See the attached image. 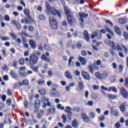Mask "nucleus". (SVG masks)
Wrapping results in <instances>:
<instances>
[{
    "label": "nucleus",
    "mask_w": 128,
    "mask_h": 128,
    "mask_svg": "<svg viewBox=\"0 0 128 128\" xmlns=\"http://www.w3.org/2000/svg\"><path fill=\"white\" fill-rule=\"evenodd\" d=\"M6 104H7L8 106H10V104H12V100H10V99H8L6 100Z\"/></svg>",
    "instance_id": "nucleus-57"
},
{
    "label": "nucleus",
    "mask_w": 128,
    "mask_h": 128,
    "mask_svg": "<svg viewBox=\"0 0 128 128\" xmlns=\"http://www.w3.org/2000/svg\"><path fill=\"white\" fill-rule=\"evenodd\" d=\"M62 24V26H67L66 21H63Z\"/></svg>",
    "instance_id": "nucleus-63"
},
{
    "label": "nucleus",
    "mask_w": 128,
    "mask_h": 128,
    "mask_svg": "<svg viewBox=\"0 0 128 128\" xmlns=\"http://www.w3.org/2000/svg\"><path fill=\"white\" fill-rule=\"evenodd\" d=\"M38 62V57L36 53H33L30 56L29 64L30 66L36 64Z\"/></svg>",
    "instance_id": "nucleus-3"
},
{
    "label": "nucleus",
    "mask_w": 128,
    "mask_h": 128,
    "mask_svg": "<svg viewBox=\"0 0 128 128\" xmlns=\"http://www.w3.org/2000/svg\"><path fill=\"white\" fill-rule=\"evenodd\" d=\"M118 22L120 24H126V18H122L120 19H119Z\"/></svg>",
    "instance_id": "nucleus-28"
},
{
    "label": "nucleus",
    "mask_w": 128,
    "mask_h": 128,
    "mask_svg": "<svg viewBox=\"0 0 128 128\" xmlns=\"http://www.w3.org/2000/svg\"><path fill=\"white\" fill-rule=\"evenodd\" d=\"M82 120L84 122H90V118H88V116L86 117H85V118H83Z\"/></svg>",
    "instance_id": "nucleus-45"
},
{
    "label": "nucleus",
    "mask_w": 128,
    "mask_h": 128,
    "mask_svg": "<svg viewBox=\"0 0 128 128\" xmlns=\"http://www.w3.org/2000/svg\"><path fill=\"white\" fill-rule=\"evenodd\" d=\"M38 92L41 96H44V94H46V90L41 89L40 90H39Z\"/></svg>",
    "instance_id": "nucleus-38"
},
{
    "label": "nucleus",
    "mask_w": 128,
    "mask_h": 128,
    "mask_svg": "<svg viewBox=\"0 0 128 128\" xmlns=\"http://www.w3.org/2000/svg\"><path fill=\"white\" fill-rule=\"evenodd\" d=\"M54 96H60V94L58 92H57L54 94Z\"/></svg>",
    "instance_id": "nucleus-56"
},
{
    "label": "nucleus",
    "mask_w": 128,
    "mask_h": 128,
    "mask_svg": "<svg viewBox=\"0 0 128 128\" xmlns=\"http://www.w3.org/2000/svg\"><path fill=\"white\" fill-rule=\"evenodd\" d=\"M72 44V41L70 40L68 42L67 44V48H70V46Z\"/></svg>",
    "instance_id": "nucleus-53"
},
{
    "label": "nucleus",
    "mask_w": 128,
    "mask_h": 128,
    "mask_svg": "<svg viewBox=\"0 0 128 128\" xmlns=\"http://www.w3.org/2000/svg\"><path fill=\"white\" fill-rule=\"evenodd\" d=\"M29 44L30 46L32 48L33 50H34L36 48V42L32 40H30L29 42Z\"/></svg>",
    "instance_id": "nucleus-13"
},
{
    "label": "nucleus",
    "mask_w": 128,
    "mask_h": 128,
    "mask_svg": "<svg viewBox=\"0 0 128 128\" xmlns=\"http://www.w3.org/2000/svg\"><path fill=\"white\" fill-rule=\"evenodd\" d=\"M40 100H36L34 101V108H40Z\"/></svg>",
    "instance_id": "nucleus-20"
},
{
    "label": "nucleus",
    "mask_w": 128,
    "mask_h": 128,
    "mask_svg": "<svg viewBox=\"0 0 128 128\" xmlns=\"http://www.w3.org/2000/svg\"><path fill=\"white\" fill-rule=\"evenodd\" d=\"M114 30L117 33V34H118V35L120 34H121L120 29L118 26H114Z\"/></svg>",
    "instance_id": "nucleus-29"
},
{
    "label": "nucleus",
    "mask_w": 128,
    "mask_h": 128,
    "mask_svg": "<svg viewBox=\"0 0 128 128\" xmlns=\"http://www.w3.org/2000/svg\"><path fill=\"white\" fill-rule=\"evenodd\" d=\"M11 24L15 26L18 30H20L22 26H20V24H18V21L12 20H11Z\"/></svg>",
    "instance_id": "nucleus-9"
},
{
    "label": "nucleus",
    "mask_w": 128,
    "mask_h": 128,
    "mask_svg": "<svg viewBox=\"0 0 128 128\" xmlns=\"http://www.w3.org/2000/svg\"><path fill=\"white\" fill-rule=\"evenodd\" d=\"M44 114V112L43 110H41L40 112L37 114V118H42V116Z\"/></svg>",
    "instance_id": "nucleus-17"
},
{
    "label": "nucleus",
    "mask_w": 128,
    "mask_h": 128,
    "mask_svg": "<svg viewBox=\"0 0 128 128\" xmlns=\"http://www.w3.org/2000/svg\"><path fill=\"white\" fill-rule=\"evenodd\" d=\"M95 76L98 80H102V74L98 73V72H95Z\"/></svg>",
    "instance_id": "nucleus-35"
},
{
    "label": "nucleus",
    "mask_w": 128,
    "mask_h": 128,
    "mask_svg": "<svg viewBox=\"0 0 128 128\" xmlns=\"http://www.w3.org/2000/svg\"><path fill=\"white\" fill-rule=\"evenodd\" d=\"M41 60H44V62H50V58L46 56V55H44V54H43L41 56Z\"/></svg>",
    "instance_id": "nucleus-15"
},
{
    "label": "nucleus",
    "mask_w": 128,
    "mask_h": 128,
    "mask_svg": "<svg viewBox=\"0 0 128 128\" xmlns=\"http://www.w3.org/2000/svg\"><path fill=\"white\" fill-rule=\"evenodd\" d=\"M39 20H46V16L43 14L40 15Z\"/></svg>",
    "instance_id": "nucleus-39"
},
{
    "label": "nucleus",
    "mask_w": 128,
    "mask_h": 128,
    "mask_svg": "<svg viewBox=\"0 0 128 128\" xmlns=\"http://www.w3.org/2000/svg\"><path fill=\"white\" fill-rule=\"evenodd\" d=\"M22 82L23 84V86H28V80H24L22 81Z\"/></svg>",
    "instance_id": "nucleus-44"
},
{
    "label": "nucleus",
    "mask_w": 128,
    "mask_h": 128,
    "mask_svg": "<svg viewBox=\"0 0 128 128\" xmlns=\"http://www.w3.org/2000/svg\"><path fill=\"white\" fill-rule=\"evenodd\" d=\"M4 20L6 22H10V16L8 15H5Z\"/></svg>",
    "instance_id": "nucleus-50"
},
{
    "label": "nucleus",
    "mask_w": 128,
    "mask_h": 128,
    "mask_svg": "<svg viewBox=\"0 0 128 128\" xmlns=\"http://www.w3.org/2000/svg\"><path fill=\"white\" fill-rule=\"evenodd\" d=\"M108 96L110 98V100H116V98H118V96L115 94H108Z\"/></svg>",
    "instance_id": "nucleus-27"
},
{
    "label": "nucleus",
    "mask_w": 128,
    "mask_h": 128,
    "mask_svg": "<svg viewBox=\"0 0 128 128\" xmlns=\"http://www.w3.org/2000/svg\"><path fill=\"white\" fill-rule=\"evenodd\" d=\"M18 64L20 66H24V58H21L18 61Z\"/></svg>",
    "instance_id": "nucleus-37"
},
{
    "label": "nucleus",
    "mask_w": 128,
    "mask_h": 128,
    "mask_svg": "<svg viewBox=\"0 0 128 128\" xmlns=\"http://www.w3.org/2000/svg\"><path fill=\"white\" fill-rule=\"evenodd\" d=\"M115 126L116 128H120V122H118L116 124H115Z\"/></svg>",
    "instance_id": "nucleus-51"
},
{
    "label": "nucleus",
    "mask_w": 128,
    "mask_h": 128,
    "mask_svg": "<svg viewBox=\"0 0 128 128\" xmlns=\"http://www.w3.org/2000/svg\"><path fill=\"white\" fill-rule=\"evenodd\" d=\"M96 38L98 40H100L102 38V34L100 33V32L98 30H96L93 34L91 36V38Z\"/></svg>",
    "instance_id": "nucleus-8"
},
{
    "label": "nucleus",
    "mask_w": 128,
    "mask_h": 128,
    "mask_svg": "<svg viewBox=\"0 0 128 128\" xmlns=\"http://www.w3.org/2000/svg\"><path fill=\"white\" fill-rule=\"evenodd\" d=\"M78 84L80 88V90H82V89L84 88V82L82 81H80L78 82Z\"/></svg>",
    "instance_id": "nucleus-31"
},
{
    "label": "nucleus",
    "mask_w": 128,
    "mask_h": 128,
    "mask_svg": "<svg viewBox=\"0 0 128 128\" xmlns=\"http://www.w3.org/2000/svg\"><path fill=\"white\" fill-rule=\"evenodd\" d=\"M84 36L86 40V42H90V36L88 35V32L86 30L84 32Z\"/></svg>",
    "instance_id": "nucleus-14"
},
{
    "label": "nucleus",
    "mask_w": 128,
    "mask_h": 128,
    "mask_svg": "<svg viewBox=\"0 0 128 128\" xmlns=\"http://www.w3.org/2000/svg\"><path fill=\"white\" fill-rule=\"evenodd\" d=\"M88 70L90 74H94V66L92 65L88 66Z\"/></svg>",
    "instance_id": "nucleus-25"
},
{
    "label": "nucleus",
    "mask_w": 128,
    "mask_h": 128,
    "mask_svg": "<svg viewBox=\"0 0 128 128\" xmlns=\"http://www.w3.org/2000/svg\"><path fill=\"white\" fill-rule=\"evenodd\" d=\"M122 48H124L125 52H128V48H126V46L124 45H122Z\"/></svg>",
    "instance_id": "nucleus-59"
},
{
    "label": "nucleus",
    "mask_w": 128,
    "mask_h": 128,
    "mask_svg": "<svg viewBox=\"0 0 128 128\" xmlns=\"http://www.w3.org/2000/svg\"><path fill=\"white\" fill-rule=\"evenodd\" d=\"M111 114L113 116H118V110L114 109H112V108H111Z\"/></svg>",
    "instance_id": "nucleus-22"
},
{
    "label": "nucleus",
    "mask_w": 128,
    "mask_h": 128,
    "mask_svg": "<svg viewBox=\"0 0 128 128\" xmlns=\"http://www.w3.org/2000/svg\"><path fill=\"white\" fill-rule=\"evenodd\" d=\"M2 54L3 56H6V50H2Z\"/></svg>",
    "instance_id": "nucleus-64"
},
{
    "label": "nucleus",
    "mask_w": 128,
    "mask_h": 128,
    "mask_svg": "<svg viewBox=\"0 0 128 128\" xmlns=\"http://www.w3.org/2000/svg\"><path fill=\"white\" fill-rule=\"evenodd\" d=\"M93 88H94V90H98V88H100V86H98V85L94 84Z\"/></svg>",
    "instance_id": "nucleus-52"
},
{
    "label": "nucleus",
    "mask_w": 128,
    "mask_h": 128,
    "mask_svg": "<svg viewBox=\"0 0 128 128\" xmlns=\"http://www.w3.org/2000/svg\"><path fill=\"white\" fill-rule=\"evenodd\" d=\"M120 108L122 112H124V110H126V102L122 103L120 106Z\"/></svg>",
    "instance_id": "nucleus-12"
},
{
    "label": "nucleus",
    "mask_w": 128,
    "mask_h": 128,
    "mask_svg": "<svg viewBox=\"0 0 128 128\" xmlns=\"http://www.w3.org/2000/svg\"><path fill=\"white\" fill-rule=\"evenodd\" d=\"M30 68L34 70V72H38V66H31Z\"/></svg>",
    "instance_id": "nucleus-47"
},
{
    "label": "nucleus",
    "mask_w": 128,
    "mask_h": 128,
    "mask_svg": "<svg viewBox=\"0 0 128 128\" xmlns=\"http://www.w3.org/2000/svg\"><path fill=\"white\" fill-rule=\"evenodd\" d=\"M72 126H74V128H76V126H78V124L76 123V120H74L72 122Z\"/></svg>",
    "instance_id": "nucleus-42"
},
{
    "label": "nucleus",
    "mask_w": 128,
    "mask_h": 128,
    "mask_svg": "<svg viewBox=\"0 0 128 128\" xmlns=\"http://www.w3.org/2000/svg\"><path fill=\"white\" fill-rule=\"evenodd\" d=\"M104 42L107 46H110L112 47V50H116L118 52H122V47L120 46V44H117L116 46V44L114 42V41L110 40L108 39H106L104 40Z\"/></svg>",
    "instance_id": "nucleus-2"
},
{
    "label": "nucleus",
    "mask_w": 128,
    "mask_h": 128,
    "mask_svg": "<svg viewBox=\"0 0 128 128\" xmlns=\"http://www.w3.org/2000/svg\"><path fill=\"white\" fill-rule=\"evenodd\" d=\"M23 12H24V14H25V16H28V18L29 16H30V10H28V8H24L23 10Z\"/></svg>",
    "instance_id": "nucleus-18"
},
{
    "label": "nucleus",
    "mask_w": 128,
    "mask_h": 128,
    "mask_svg": "<svg viewBox=\"0 0 128 128\" xmlns=\"http://www.w3.org/2000/svg\"><path fill=\"white\" fill-rule=\"evenodd\" d=\"M46 14H51L52 16H58V18H62V14L60 12V11L58 10L56 8L54 7H51L48 11H46Z\"/></svg>",
    "instance_id": "nucleus-4"
},
{
    "label": "nucleus",
    "mask_w": 128,
    "mask_h": 128,
    "mask_svg": "<svg viewBox=\"0 0 128 128\" xmlns=\"http://www.w3.org/2000/svg\"><path fill=\"white\" fill-rule=\"evenodd\" d=\"M108 92H118V89L114 86L109 87L108 89Z\"/></svg>",
    "instance_id": "nucleus-23"
},
{
    "label": "nucleus",
    "mask_w": 128,
    "mask_h": 128,
    "mask_svg": "<svg viewBox=\"0 0 128 128\" xmlns=\"http://www.w3.org/2000/svg\"><path fill=\"white\" fill-rule=\"evenodd\" d=\"M45 6L46 8V12H48L50 10V4L48 2H45Z\"/></svg>",
    "instance_id": "nucleus-33"
},
{
    "label": "nucleus",
    "mask_w": 128,
    "mask_h": 128,
    "mask_svg": "<svg viewBox=\"0 0 128 128\" xmlns=\"http://www.w3.org/2000/svg\"><path fill=\"white\" fill-rule=\"evenodd\" d=\"M120 94L124 98H128V92H126V90L124 88H120Z\"/></svg>",
    "instance_id": "nucleus-10"
},
{
    "label": "nucleus",
    "mask_w": 128,
    "mask_h": 128,
    "mask_svg": "<svg viewBox=\"0 0 128 128\" xmlns=\"http://www.w3.org/2000/svg\"><path fill=\"white\" fill-rule=\"evenodd\" d=\"M110 80L112 82H114L116 81V76H112L110 78Z\"/></svg>",
    "instance_id": "nucleus-58"
},
{
    "label": "nucleus",
    "mask_w": 128,
    "mask_h": 128,
    "mask_svg": "<svg viewBox=\"0 0 128 128\" xmlns=\"http://www.w3.org/2000/svg\"><path fill=\"white\" fill-rule=\"evenodd\" d=\"M62 118L63 120H62V123L63 124H66V122H68V119H66V115H62Z\"/></svg>",
    "instance_id": "nucleus-32"
},
{
    "label": "nucleus",
    "mask_w": 128,
    "mask_h": 128,
    "mask_svg": "<svg viewBox=\"0 0 128 128\" xmlns=\"http://www.w3.org/2000/svg\"><path fill=\"white\" fill-rule=\"evenodd\" d=\"M50 24L54 30L58 28V22L54 19H52L50 18H49Z\"/></svg>",
    "instance_id": "nucleus-7"
},
{
    "label": "nucleus",
    "mask_w": 128,
    "mask_h": 128,
    "mask_svg": "<svg viewBox=\"0 0 128 128\" xmlns=\"http://www.w3.org/2000/svg\"><path fill=\"white\" fill-rule=\"evenodd\" d=\"M82 76L84 78L85 80H90V74L86 72H82Z\"/></svg>",
    "instance_id": "nucleus-11"
},
{
    "label": "nucleus",
    "mask_w": 128,
    "mask_h": 128,
    "mask_svg": "<svg viewBox=\"0 0 128 128\" xmlns=\"http://www.w3.org/2000/svg\"><path fill=\"white\" fill-rule=\"evenodd\" d=\"M45 82H46V81H44V79L39 80L37 82V84L38 86H42V84H44Z\"/></svg>",
    "instance_id": "nucleus-30"
},
{
    "label": "nucleus",
    "mask_w": 128,
    "mask_h": 128,
    "mask_svg": "<svg viewBox=\"0 0 128 128\" xmlns=\"http://www.w3.org/2000/svg\"><path fill=\"white\" fill-rule=\"evenodd\" d=\"M78 16H80L79 20L80 21V24L82 26H84V18H88V14H84V12H79Z\"/></svg>",
    "instance_id": "nucleus-5"
},
{
    "label": "nucleus",
    "mask_w": 128,
    "mask_h": 128,
    "mask_svg": "<svg viewBox=\"0 0 128 128\" xmlns=\"http://www.w3.org/2000/svg\"><path fill=\"white\" fill-rule=\"evenodd\" d=\"M76 46L77 48H82V44L80 42H78L76 44Z\"/></svg>",
    "instance_id": "nucleus-46"
},
{
    "label": "nucleus",
    "mask_w": 128,
    "mask_h": 128,
    "mask_svg": "<svg viewBox=\"0 0 128 128\" xmlns=\"http://www.w3.org/2000/svg\"><path fill=\"white\" fill-rule=\"evenodd\" d=\"M41 102L44 104L42 106L43 108H46V106H51L50 102H48V98H46V97L44 96L42 98Z\"/></svg>",
    "instance_id": "nucleus-6"
},
{
    "label": "nucleus",
    "mask_w": 128,
    "mask_h": 128,
    "mask_svg": "<svg viewBox=\"0 0 128 128\" xmlns=\"http://www.w3.org/2000/svg\"><path fill=\"white\" fill-rule=\"evenodd\" d=\"M65 112H67V114H72V110H70V107L66 106L65 109Z\"/></svg>",
    "instance_id": "nucleus-36"
},
{
    "label": "nucleus",
    "mask_w": 128,
    "mask_h": 128,
    "mask_svg": "<svg viewBox=\"0 0 128 128\" xmlns=\"http://www.w3.org/2000/svg\"><path fill=\"white\" fill-rule=\"evenodd\" d=\"M18 66V62L16 60H14L13 61V66L14 68H16V66Z\"/></svg>",
    "instance_id": "nucleus-55"
},
{
    "label": "nucleus",
    "mask_w": 128,
    "mask_h": 128,
    "mask_svg": "<svg viewBox=\"0 0 128 128\" xmlns=\"http://www.w3.org/2000/svg\"><path fill=\"white\" fill-rule=\"evenodd\" d=\"M48 110H49L51 114H54V112H56V108L52 106L50 107V109H48Z\"/></svg>",
    "instance_id": "nucleus-34"
},
{
    "label": "nucleus",
    "mask_w": 128,
    "mask_h": 128,
    "mask_svg": "<svg viewBox=\"0 0 128 128\" xmlns=\"http://www.w3.org/2000/svg\"><path fill=\"white\" fill-rule=\"evenodd\" d=\"M124 36L126 40H128V34L126 32H124Z\"/></svg>",
    "instance_id": "nucleus-43"
},
{
    "label": "nucleus",
    "mask_w": 128,
    "mask_h": 128,
    "mask_svg": "<svg viewBox=\"0 0 128 128\" xmlns=\"http://www.w3.org/2000/svg\"><path fill=\"white\" fill-rule=\"evenodd\" d=\"M44 48L45 50H48V52H52V48L46 44H44Z\"/></svg>",
    "instance_id": "nucleus-26"
},
{
    "label": "nucleus",
    "mask_w": 128,
    "mask_h": 128,
    "mask_svg": "<svg viewBox=\"0 0 128 128\" xmlns=\"http://www.w3.org/2000/svg\"><path fill=\"white\" fill-rule=\"evenodd\" d=\"M7 94L8 96H12V91L10 89L7 90Z\"/></svg>",
    "instance_id": "nucleus-60"
},
{
    "label": "nucleus",
    "mask_w": 128,
    "mask_h": 128,
    "mask_svg": "<svg viewBox=\"0 0 128 128\" xmlns=\"http://www.w3.org/2000/svg\"><path fill=\"white\" fill-rule=\"evenodd\" d=\"M57 108L58 110H64V106H62V104H58L57 105Z\"/></svg>",
    "instance_id": "nucleus-40"
},
{
    "label": "nucleus",
    "mask_w": 128,
    "mask_h": 128,
    "mask_svg": "<svg viewBox=\"0 0 128 128\" xmlns=\"http://www.w3.org/2000/svg\"><path fill=\"white\" fill-rule=\"evenodd\" d=\"M64 8L66 14L67 16L68 22L69 24L72 26V24L76 22V20L74 18V15L72 14L68 7V6H64Z\"/></svg>",
    "instance_id": "nucleus-1"
},
{
    "label": "nucleus",
    "mask_w": 128,
    "mask_h": 128,
    "mask_svg": "<svg viewBox=\"0 0 128 128\" xmlns=\"http://www.w3.org/2000/svg\"><path fill=\"white\" fill-rule=\"evenodd\" d=\"M89 116L91 118H94V116H96V115L94 114V112H91L89 114Z\"/></svg>",
    "instance_id": "nucleus-48"
},
{
    "label": "nucleus",
    "mask_w": 128,
    "mask_h": 128,
    "mask_svg": "<svg viewBox=\"0 0 128 128\" xmlns=\"http://www.w3.org/2000/svg\"><path fill=\"white\" fill-rule=\"evenodd\" d=\"M28 18L30 20V24H34V22H36V21H34V20L32 18V17H30V16L28 17Z\"/></svg>",
    "instance_id": "nucleus-49"
},
{
    "label": "nucleus",
    "mask_w": 128,
    "mask_h": 128,
    "mask_svg": "<svg viewBox=\"0 0 128 128\" xmlns=\"http://www.w3.org/2000/svg\"><path fill=\"white\" fill-rule=\"evenodd\" d=\"M72 113H69L68 114L67 116L68 118V120H72Z\"/></svg>",
    "instance_id": "nucleus-61"
},
{
    "label": "nucleus",
    "mask_w": 128,
    "mask_h": 128,
    "mask_svg": "<svg viewBox=\"0 0 128 128\" xmlns=\"http://www.w3.org/2000/svg\"><path fill=\"white\" fill-rule=\"evenodd\" d=\"M78 59L83 66H84L86 64V60L84 57L80 56Z\"/></svg>",
    "instance_id": "nucleus-16"
},
{
    "label": "nucleus",
    "mask_w": 128,
    "mask_h": 128,
    "mask_svg": "<svg viewBox=\"0 0 128 128\" xmlns=\"http://www.w3.org/2000/svg\"><path fill=\"white\" fill-rule=\"evenodd\" d=\"M2 40L3 41L10 40V37L4 36L2 37Z\"/></svg>",
    "instance_id": "nucleus-41"
},
{
    "label": "nucleus",
    "mask_w": 128,
    "mask_h": 128,
    "mask_svg": "<svg viewBox=\"0 0 128 128\" xmlns=\"http://www.w3.org/2000/svg\"><path fill=\"white\" fill-rule=\"evenodd\" d=\"M3 78L4 80H8V75H5L4 76Z\"/></svg>",
    "instance_id": "nucleus-62"
},
{
    "label": "nucleus",
    "mask_w": 128,
    "mask_h": 128,
    "mask_svg": "<svg viewBox=\"0 0 128 128\" xmlns=\"http://www.w3.org/2000/svg\"><path fill=\"white\" fill-rule=\"evenodd\" d=\"M24 24H30V19L29 18H26L25 19V22H24Z\"/></svg>",
    "instance_id": "nucleus-54"
},
{
    "label": "nucleus",
    "mask_w": 128,
    "mask_h": 128,
    "mask_svg": "<svg viewBox=\"0 0 128 128\" xmlns=\"http://www.w3.org/2000/svg\"><path fill=\"white\" fill-rule=\"evenodd\" d=\"M108 76V72H104L102 74H101V80L106 78Z\"/></svg>",
    "instance_id": "nucleus-24"
},
{
    "label": "nucleus",
    "mask_w": 128,
    "mask_h": 128,
    "mask_svg": "<svg viewBox=\"0 0 128 128\" xmlns=\"http://www.w3.org/2000/svg\"><path fill=\"white\" fill-rule=\"evenodd\" d=\"M10 76H11L12 78H18V74H16V73L14 71L11 70L10 72Z\"/></svg>",
    "instance_id": "nucleus-19"
},
{
    "label": "nucleus",
    "mask_w": 128,
    "mask_h": 128,
    "mask_svg": "<svg viewBox=\"0 0 128 128\" xmlns=\"http://www.w3.org/2000/svg\"><path fill=\"white\" fill-rule=\"evenodd\" d=\"M65 76L67 78H69V80H72V74H70V72H66Z\"/></svg>",
    "instance_id": "nucleus-21"
}]
</instances>
